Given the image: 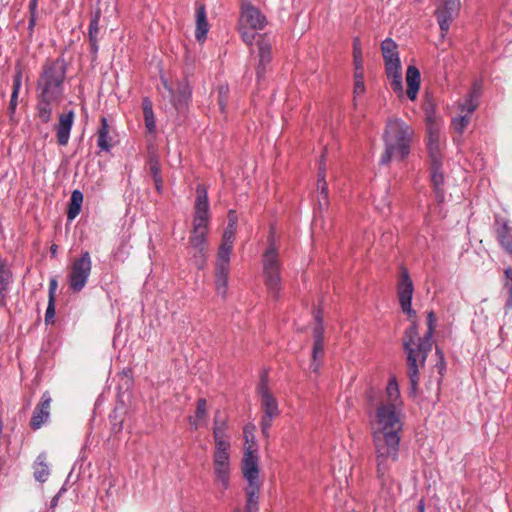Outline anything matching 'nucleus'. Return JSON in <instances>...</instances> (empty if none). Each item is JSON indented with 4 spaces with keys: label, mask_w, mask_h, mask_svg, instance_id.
Segmentation results:
<instances>
[{
    "label": "nucleus",
    "mask_w": 512,
    "mask_h": 512,
    "mask_svg": "<svg viewBox=\"0 0 512 512\" xmlns=\"http://www.w3.org/2000/svg\"><path fill=\"white\" fill-rule=\"evenodd\" d=\"M436 321L434 312L430 311L427 316V331L422 337L419 336L415 322L403 333L402 346L406 354L407 376L413 393L417 391L420 382V369L425 366L426 359L432 350Z\"/></svg>",
    "instance_id": "nucleus-1"
},
{
    "label": "nucleus",
    "mask_w": 512,
    "mask_h": 512,
    "mask_svg": "<svg viewBox=\"0 0 512 512\" xmlns=\"http://www.w3.org/2000/svg\"><path fill=\"white\" fill-rule=\"evenodd\" d=\"M370 428L373 443L400 442L403 423L401 408L394 404H375L370 415Z\"/></svg>",
    "instance_id": "nucleus-2"
},
{
    "label": "nucleus",
    "mask_w": 512,
    "mask_h": 512,
    "mask_svg": "<svg viewBox=\"0 0 512 512\" xmlns=\"http://www.w3.org/2000/svg\"><path fill=\"white\" fill-rule=\"evenodd\" d=\"M414 129L400 118H389L383 134L385 150L381 155L380 164L387 165L392 158L404 160L410 153Z\"/></svg>",
    "instance_id": "nucleus-3"
},
{
    "label": "nucleus",
    "mask_w": 512,
    "mask_h": 512,
    "mask_svg": "<svg viewBox=\"0 0 512 512\" xmlns=\"http://www.w3.org/2000/svg\"><path fill=\"white\" fill-rule=\"evenodd\" d=\"M376 476L382 490H391L395 484L394 471L399 459L400 442L373 443Z\"/></svg>",
    "instance_id": "nucleus-4"
},
{
    "label": "nucleus",
    "mask_w": 512,
    "mask_h": 512,
    "mask_svg": "<svg viewBox=\"0 0 512 512\" xmlns=\"http://www.w3.org/2000/svg\"><path fill=\"white\" fill-rule=\"evenodd\" d=\"M67 65L63 58L46 60L37 80V93L63 97Z\"/></svg>",
    "instance_id": "nucleus-5"
},
{
    "label": "nucleus",
    "mask_w": 512,
    "mask_h": 512,
    "mask_svg": "<svg viewBox=\"0 0 512 512\" xmlns=\"http://www.w3.org/2000/svg\"><path fill=\"white\" fill-rule=\"evenodd\" d=\"M262 266L268 294L273 299H278L282 290L281 262L278 250L273 243L270 244L263 254Z\"/></svg>",
    "instance_id": "nucleus-6"
},
{
    "label": "nucleus",
    "mask_w": 512,
    "mask_h": 512,
    "mask_svg": "<svg viewBox=\"0 0 512 512\" xmlns=\"http://www.w3.org/2000/svg\"><path fill=\"white\" fill-rule=\"evenodd\" d=\"M381 51L385 62V72L391 88L399 96L403 95L402 67L398 53V46L391 38L381 43Z\"/></svg>",
    "instance_id": "nucleus-7"
},
{
    "label": "nucleus",
    "mask_w": 512,
    "mask_h": 512,
    "mask_svg": "<svg viewBox=\"0 0 512 512\" xmlns=\"http://www.w3.org/2000/svg\"><path fill=\"white\" fill-rule=\"evenodd\" d=\"M442 125L434 113L426 117V146L430 164L436 167L443 161L442 151L445 145V138L441 132Z\"/></svg>",
    "instance_id": "nucleus-8"
},
{
    "label": "nucleus",
    "mask_w": 512,
    "mask_h": 512,
    "mask_svg": "<svg viewBox=\"0 0 512 512\" xmlns=\"http://www.w3.org/2000/svg\"><path fill=\"white\" fill-rule=\"evenodd\" d=\"M230 447L215 448L213 453L214 483L219 486L223 494L230 483Z\"/></svg>",
    "instance_id": "nucleus-9"
},
{
    "label": "nucleus",
    "mask_w": 512,
    "mask_h": 512,
    "mask_svg": "<svg viewBox=\"0 0 512 512\" xmlns=\"http://www.w3.org/2000/svg\"><path fill=\"white\" fill-rule=\"evenodd\" d=\"M92 261L88 251L82 253L72 262L69 273V288L74 292L81 291L91 274Z\"/></svg>",
    "instance_id": "nucleus-10"
},
{
    "label": "nucleus",
    "mask_w": 512,
    "mask_h": 512,
    "mask_svg": "<svg viewBox=\"0 0 512 512\" xmlns=\"http://www.w3.org/2000/svg\"><path fill=\"white\" fill-rule=\"evenodd\" d=\"M414 292L413 282L407 268H400V275L397 284V294L402 311L409 317L415 316L416 312L412 309L411 301Z\"/></svg>",
    "instance_id": "nucleus-11"
},
{
    "label": "nucleus",
    "mask_w": 512,
    "mask_h": 512,
    "mask_svg": "<svg viewBox=\"0 0 512 512\" xmlns=\"http://www.w3.org/2000/svg\"><path fill=\"white\" fill-rule=\"evenodd\" d=\"M208 227L205 226H193L191 235L189 237V244L194 249V262L195 265L201 269L204 267L206 262L207 236Z\"/></svg>",
    "instance_id": "nucleus-12"
},
{
    "label": "nucleus",
    "mask_w": 512,
    "mask_h": 512,
    "mask_svg": "<svg viewBox=\"0 0 512 512\" xmlns=\"http://www.w3.org/2000/svg\"><path fill=\"white\" fill-rule=\"evenodd\" d=\"M164 89L168 92L170 101L177 111H182L188 104L191 97V89L187 81L177 82L175 86L161 78Z\"/></svg>",
    "instance_id": "nucleus-13"
},
{
    "label": "nucleus",
    "mask_w": 512,
    "mask_h": 512,
    "mask_svg": "<svg viewBox=\"0 0 512 512\" xmlns=\"http://www.w3.org/2000/svg\"><path fill=\"white\" fill-rule=\"evenodd\" d=\"M267 24L265 15L250 2H242L239 25L244 28L261 30Z\"/></svg>",
    "instance_id": "nucleus-14"
},
{
    "label": "nucleus",
    "mask_w": 512,
    "mask_h": 512,
    "mask_svg": "<svg viewBox=\"0 0 512 512\" xmlns=\"http://www.w3.org/2000/svg\"><path fill=\"white\" fill-rule=\"evenodd\" d=\"M436 10L437 20L442 34L447 33L454 15L460 8V0H439Z\"/></svg>",
    "instance_id": "nucleus-15"
},
{
    "label": "nucleus",
    "mask_w": 512,
    "mask_h": 512,
    "mask_svg": "<svg viewBox=\"0 0 512 512\" xmlns=\"http://www.w3.org/2000/svg\"><path fill=\"white\" fill-rule=\"evenodd\" d=\"M63 97L37 93L36 111L37 117L44 124L49 123L53 117V110L57 107Z\"/></svg>",
    "instance_id": "nucleus-16"
},
{
    "label": "nucleus",
    "mask_w": 512,
    "mask_h": 512,
    "mask_svg": "<svg viewBox=\"0 0 512 512\" xmlns=\"http://www.w3.org/2000/svg\"><path fill=\"white\" fill-rule=\"evenodd\" d=\"M51 403V395L48 391H45L42 394L39 403L36 405L30 420V427L33 430L39 429L48 420Z\"/></svg>",
    "instance_id": "nucleus-17"
},
{
    "label": "nucleus",
    "mask_w": 512,
    "mask_h": 512,
    "mask_svg": "<svg viewBox=\"0 0 512 512\" xmlns=\"http://www.w3.org/2000/svg\"><path fill=\"white\" fill-rule=\"evenodd\" d=\"M242 473L248 485L260 484L258 456L255 451L247 449L242 460Z\"/></svg>",
    "instance_id": "nucleus-18"
},
{
    "label": "nucleus",
    "mask_w": 512,
    "mask_h": 512,
    "mask_svg": "<svg viewBox=\"0 0 512 512\" xmlns=\"http://www.w3.org/2000/svg\"><path fill=\"white\" fill-rule=\"evenodd\" d=\"M226 430L227 416L224 412L217 410L213 420V437L215 448L231 447L228 436L226 435Z\"/></svg>",
    "instance_id": "nucleus-19"
},
{
    "label": "nucleus",
    "mask_w": 512,
    "mask_h": 512,
    "mask_svg": "<svg viewBox=\"0 0 512 512\" xmlns=\"http://www.w3.org/2000/svg\"><path fill=\"white\" fill-rule=\"evenodd\" d=\"M75 114L72 110L59 115V121L56 125V138L61 146H66L69 142L70 131L74 122Z\"/></svg>",
    "instance_id": "nucleus-20"
},
{
    "label": "nucleus",
    "mask_w": 512,
    "mask_h": 512,
    "mask_svg": "<svg viewBox=\"0 0 512 512\" xmlns=\"http://www.w3.org/2000/svg\"><path fill=\"white\" fill-rule=\"evenodd\" d=\"M495 233L499 244L509 255H512V227L508 225L506 220L495 219Z\"/></svg>",
    "instance_id": "nucleus-21"
},
{
    "label": "nucleus",
    "mask_w": 512,
    "mask_h": 512,
    "mask_svg": "<svg viewBox=\"0 0 512 512\" xmlns=\"http://www.w3.org/2000/svg\"><path fill=\"white\" fill-rule=\"evenodd\" d=\"M258 393L261 397V408L264 414L279 415L278 403L276 398L270 393L267 385L262 381L258 387Z\"/></svg>",
    "instance_id": "nucleus-22"
},
{
    "label": "nucleus",
    "mask_w": 512,
    "mask_h": 512,
    "mask_svg": "<svg viewBox=\"0 0 512 512\" xmlns=\"http://www.w3.org/2000/svg\"><path fill=\"white\" fill-rule=\"evenodd\" d=\"M420 72L415 66H408L406 71V82H407V97L414 101L417 98V94L420 87Z\"/></svg>",
    "instance_id": "nucleus-23"
},
{
    "label": "nucleus",
    "mask_w": 512,
    "mask_h": 512,
    "mask_svg": "<svg viewBox=\"0 0 512 512\" xmlns=\"http://www.w3.org/2000/svg\"><path fill=\"white\" fill-rule=\"evenodd\" d=\"M209 31V24L207 21L206 8L203 4L198 5L196 8V30L195 37L199 42L206 40Z\"/></svg>",
    "instance_id": "nucleus-24"
},
{
    "label": "nucleus",
    "mask_w": 512,
    "mask_h": 512,
    "mask_svg": "<svg viewBox=\"0 0 512 512\" xmlns=\"http://www.w3.org/2000/svg\"><path fill=\"white\" fill-rule=\"evenodd\" d=\"M229 271H230L229 264L216 263V267H215L216 291L222 297H225L226 293H227Z\"/></svg>",
    "instance_id": "nucleus-25"
},
{
    "label": "nucleus",
    "mask_w": 512,
    "mask_h": 512,
    "mask_svg": "<svg viewBox=\"0 0 512 512\" xmlns=\"http://www.w3.org/2000/svg\"><path fill=\"white\" fill-rule=\"evenodd\" d=\"M12 280V272L8 265L0 260V305L6 304L9 284Z\"/></svg>",
    "instance_id": "nucleus-26"
},
{
    "label": "nucleus",
    "mask_w": 512,
    "mask_h": 512,
    "mask_svg": "<svg viewBox=\"0 0 512 512\" xmlns=\"http://www.w3.org/2000/svg\"><path fill=\"white\" fill-rule=\"evenodd\" d=\"M258 48H259V66L257 68L258 76L264 71V67L271 60V42L267 39L266 36H260L258 40Z\"/></svg>",
    "instance_id": "nucleus-27"
},
{
    "label": "nucleus",
    "mask_w": 512,
    "mask_h": 512,
    "mask_svg": "<svg viewBox=\"0 0 512 512\" xmlns=\"http://www.w3.org/2000/svg\"><path fill=\"white\" fill-rule=\"evenodd\" d=\"M324 155L321 157V162L319 166V172H318V185L317 189L319 191V197H318V203L322 206L328 205V184L326 182V172H325V166H324Z\"/></svg>",
    "instance_id": "nucleus-28"
},
{
    "label": "nucleus",
    "mask_w": 512,
    "mask_h": 512,
    "mask_svg": "<svg viewBox=\"0 0 512 512\" xmlns=\"http://www.w3.org/2000/svg\"><path fill=\"white\" fill-rule=\"evenodd\" d=\"M377 404H394L396 408H402L398 384L394 378L387 384L385 398H382Z\"/></svg>",
    "instance_id": "nucleus-29"
},
{
    "label": "nucleus",
    "mask_w": 512,
    "mask_h": 512,
    "mask_svg": "<svg viewBox=\"0 0 512 512\" xmlns=\"http://www.w3.org/2000/svg\"><path fill=\"white\" fill-rule=\"evenodd\" d=\"M431 169V181L436 193V197L439 201H443L444 198V175L441 171L442 169V162H440L437 167L434 164H430Z\"/></svg>",
    "instance_id": "nucleus-30"
},
{
    "label": "nucleus",
    "mask_w": 512,
    "mask_h": 512,
    "mask_svg": "<svg viewBox=\"0 0 512 512\" xmlns=\"http://www.w3.org/2000/svg\"><path fill=\"white\" fill-rule=\"evenodd\" d=\"M234 238H231L230 232L222 236V241L217 253V263L230 265V254L233 249Z\"/></svg>",
    "instance_id": "nucleus-31"
},
{
    "label": "nucleus",
    "mask_w": 512,
    "mask_h": 512,
    "mask_svg": "<svg viewBox=\"0 0 512 512\" xmlns=\"http://www.w3.org/2000/svg\"><path fill=\"white\" fill-rule=\"evenodd\" d=\"M246 493V512L259 511V494L260 484L247 485L245 488Z\"/></svg>",
    "instance_id": "nucleus-32"
},
{
    "label": "nucleus",
    "mask_w": 512,
    "mask_h": 512,
    "mask_svg": "<svg viewBox=\"0 0 512 512\" xmlns=\"http://www.w3.org/2000/svg\"><path fill=\"white\" fill-rule=\"evenodd\" d=\"M22 77H23L22 70L20 68L16 69L15 75L13 77L12 94H11V98H10V102H9V106H8V112L11 116L15 113L17 105H18V95H19L20 88L22 85Z\"/></svg>",
    "instance_id": "nucleus-33"
},
{
    "label": "nucleus",
    "mask_w": 512,
    "mask_h": 512,
    "mask_svg": "<svg viewBox=\"0 0 512 512\" xmlns=\"http://www.w3.org/2000/svg\"><path fill=\"white\" fill-rule=\"evenodd\" d=\"M142 109H143V116H144V122L145 127L149 133H155L156 131V122H155V116L153 112V106L152 102L149 98H144L142 100Z\"/></svg>",
    "instance_id": "nucleus-34"
},
{
    "label": "nucleus",
    "mask_w": 512,
    "mask_h": 512,
    "mask_svg": "<svg viewBox=\"0 0 512 512\" xmlns=\"http://www.w3.org/2000/svg\"><path fill=\"white\" fill-rule=\"evenodd\" d=\"M83 203V194L79 190H74L70 197V202L67 211V217L69 220L75 219L81 210Z\"/></svg>",
    "instance_id": "nucleus-35"
},
{
    "label": "nucleus",
    "mask_w": 512,
    "mask_h": 512,
    "mask_svg": "<svg viewBox=\"0 0 512 512\" xmlns=\"http://www.w3.org/2000/svg\"><path fill=\"white\" fill-rule=\"evenodd\" d=\"M149 172L153 178L157 192H161L163 188V180L161 176L160 164L157 158L151 157L148 161Z\"/></svg>",
    "instance_id": "nucleus-36"
},
{
    "label": "nucleus",
    "mask_w": 512,
    "mask_h": 512,
    "mask_svg": "<svg viewBox=\"0 0 512 512\" xmlns=\"http://www.w3.org/2000/svg\"><path fill=\"white\" fill-rule=\"evenodd\" d=\"M45 456H38L35 464H34V477L39 482H45L49 476V468L47 463L45 462Z\"/></svg>",
    "instance_id": "nucleus-37"
},
{
    "label": "nucleus",
    "mask_w": 512,
    "mask_h": 512,
    "mask_svg": "<svg viewBox=\"0 0 512 512\" xmlns=\"http://www.w3.org/2000/svg\"><path fill=\"white\" fill-rule=\"evenodd\" d=\"M195 211L209 210L207 189L204 185L199 184L196 188Z\"/></svg>",
    "instance_id": "nucleus-38"
},
{
    "label": "nucleus",
    "mask_w": 512,
    "mask_h": 512,
    "mask_svg": "<svg viewBox=\"0 0 512 512\" xmlns=\"http://www.w3.org/2000/svg\"><path fill=\"white\" fill-rule=\"evenodd\" d=\"M353 63H354V68H364L363 67V57H362V46H361V40L359 37H355L353 39Z\"/></svg>",
    "instance_id": "nucleus-39"
},
{
    "label": "nucleus",
    "mask_w": 512,
    "mask_h": 512,
    "mask_svg": "<svg viewBox=\"0 0 512 512\" xmlns=\"http://www.w3.org/2000/svg\"><path fill=\"white\" fill-rule=\"evenodd\" d=\"M477 107H478V101H477L476 97L474 96V94H470L469 97L467 99H465L463 103L459 104L460 113H465L470 116L477 109Z\"/></svg>",
    "instance_id": "nucleus-40"
},
{
    "label": "nucleus",
    "mask_w": 512,
    "mask_h": 512,
    "mask_svg": "<svg viewBox=\"0 0 512 512\" xmlns=\"http://www.w3.org/2000/svg\"><path fill=\"white\" fill-rule=\"evenodd\" d=\"M504 274H505L504 287L508 291V298H507V301L505 304V308L507 310H511L512 309V268L511 267L507 268L505 270Z\"/></svg>",
    "instance_id": "nucleus-41"
},
{
    "label": "nucleus",
    "mask_w": 512,
    "mask_h": 512,
    "mask_svg": "<svg viewBox=\"0 0 512 512\" xmlns=\"http://www.w3.org/2000/svg\"><path fill=\"white\" fill-rule=\"evenodd\" d=\"M354 78V94L361 95L365 91L364 68H355Z\"/></svg>",
    "instance_id": "nucleus-42"
},
{
    "label": "nucleus",
    "mask_w": 512,
    "mask_h": 512,
    "mask_svg": "<svg viewBox=\"0 0 512 512\" xmlns=\"http://www.w3.org/2000/svg\"><path fill=\"white\" fill-rule=\"evenodd\" d=\"M471 121V116L465 113H460L459 117L452 120V127L455 131L462 133Z\"/></svg>",
    "instance_id": "nucleus-43"
},
{
    "label": "nucleus",
    "mask_w": 512,
    "mask_h": 512,
    "mask_svg": "<svg viewBox=\"0 0 512 512\" xmlns=\"http://www.w3.org/2000/svg\"><path fill=\"white\" fill-rule=\"evenodd\" d=\"M97 145L103 151H110L112 147V137L110 133H97Z\"/></svg>",
    "instance_id": "nucleus-44"
},
{
    "label": "nucleus",
    "mask_w": 512,
    "mask_h": 512,
    "mask_svg": "<svg viewBox=\"0 0 512 512\" xmlns=\"http://www.w3.org/2000/svg\"><path fill=\"white\" fill-rule=\"evenodd\" d=\"M209 210L194 211L193 226L208 227Z\"/></svg>",
    "instance_id": "nucleus-45"
},
{
    "label": "nucleus",
    "mask_w": 512,
    "mask_h": 512,
    "mask_svg": "<svg viewBox=\"0 0 512 512\" xmlns=\"http://www.w3.org/2000/svg\"><path fill=\"white\" fill-rule=\"evenodd\" d=\"M276 417V415L263 414L260 421V427L261 432L265 438H269V431L272 426L273 419Z\"/></svg>",
    "instance_id": "nucleus-46"
},
{
    "label": "nucleus",
    "mask_w": 512,
    "mask_h": 512,
    "mask_svg": "<svg viewBox=\"0 0 512 512\" xmlns=\"http://www.w3.org/2000/svg\"><path fill=\"white\" fill-rule=\"evenodd\" d=\"M99 19H100V13L96 12L95 15L91 18L90 24H89V39L95 40V37H97L99 32Z\"/></svg>",
    "instance_id": "nucleus-47"
},
{
    "label": "nucleus",
    "mask_w": 512,
    "mask_h": 512,
    "mask_svg": "<svg viewBox=\"0 0 512 512\" xmlns=\"http://www.w3.org/2000/svg\"><path fill=\"white\" fill-rule=\"evenodd\" d=\"M229 88L228 86H220L218 90V104L221 112L225 111L227 105V96H228Z\"/></svg>",
    "instance_id": "nucleus-48"
},
{
    "label": "nucleus",
    "mask_w": 512,
    "mask_h": 512,
    "mask_svg": "<svg viewBox=\"0 0 512 512\" xmlns=\"http://www.w3.org/2000/svg\"><path fill=\"white\" fill-rule=\"evenodd\" d=\"M239 30H240L243 41L247 45H252L253 41L255 39V33H254L255 30H253L251 28H244V27H241L240 25H239Z\"/></svg>",
    "instance_id": "nucleus-49"
},
{
    "label": "nucleus",
    "mask_w": 512,
    "mask_h": 512,
    "mask_svg": "<svg viewBox=\"0 0 512 512\" xmlns=\"http://www.w3.org/2000/svg\"><path fill=\"white\" fill-rule=\"evenodd\" d=\"M195 414L197 419H203L206 417L207 402L204 398L198 399Z\"/></svg>",
    "instance_id": "nucleus-50"
},
{
    "label": "nucleus",
    "mask_w": 512,
    "mask_h": 512,
    "mask_svg": "<svg viewBox=\"0 0 512 512\" xmlns=\"http://www.w3.org/2000/svg\"><path fill=\"white\" fill-rule=\"evenodd\" d=\"M55 316V299L48 301V306L45 313V322L49 323L53 320Z\"/></svg>",
    "instance_id": "nucleus-51"
},
{
    "label": "nucleus",
    "mask_w": 512,
    "mask_h": 512,
    "mask_svg": "<svg viewBox=\"0 0 512 512\" xmlns=\"http://www.w3.org/2000/svg\"><path fill=\"white\" fill-rule=\"evenodd\" d=\"M324 355V345L323 343H319L318 342H314V345H313V350H312V358L317 360V359H322Z\"/></svg>",
    "instance_id": "nucleus-52"
},
{
    "label": "nucleus",
    "mask_w": 512,
    "mask_h": 512,
    "mask_svg": "<svg viewBox=\"0 0 512 512\" xmlns=\"http://www.w3.org/2000/svg\"><path fill=\"white\" fill-rule=\"evenodd\" d=\"M318 320V325L314 328V342L323 343V335H324V328L321 324V319L319 317H316Z\"/></svg>",
    "instance_id": "nucleus-53"
},
{
    "label": "nucleus",
    "mask_w": 512,
    "mask_h": 512,
    "mask_svg": "<svg viewBox=\"0 0 512 512\" xmlns=\"http://www.w3.org/2000/svg\"><path fill=\"white\" fill-rule=\"evenodd\" d=\"M231 214H232V211H230L228 214L229 221H228V225H227L226 229L224 230L223 235H227L230 232L231 238L235 239L236 222H231Z\"/></svg>",
    "instance_id": "nucleus-54"
},
{
    "label": "nucleus",
    "mask_w": 512,
    "mask_h": 512,
    "mask_svg": "<svg viewBox=\"0 0 512 512\" xmlns=\"http://www.w3.org/2000/svg\"><path fill=\"white\" fill-rule=\"evenodd\" d=\"M436 355L439 359V362L437 363V367L439 369V372L442 373V371L445 369L446 364H445L444 354L438 347L436 348Z\"/></svg>",
    "instance_id": "nucleus-55"
},
{
    "label": "nucleus",
    "mask_w": 512,
    "mask_h": 512,
    "mask_svg": "<svg viewBox=\"0 0 512 512\" xmlns=\"http://www.w3.org/2000/svg\"><path fill=\"white\" fill-rule=\"evenodd\" d=\"M57 280L51 279L49 282V299L53 300L55 299V293L57 289Z\"/></svg>",
    "instance_id": "nucleus-56"
},
{
    "label": "nucleus",
    "mask_w": 512,
    "mask_h": 512,
    "mask_svg": "<svg viewBox=\"0 0 512 512\" xmlns=\"http://www.w3.org/2000/svg\"><path fill=\"white\" fill-rule=\"evenodd\" d=\"M97 133H110V127L105 117L101 118V125Z\"/></svg>",
    "instance_id": "nucleus-57"
},
{
    "label": "nucleus",
    "mask_w": 512,
    "mask_h": 512,
    "mask_svg": "<svg viewBox=\"0 0 512 512\" xmlns=\"http://www.w3.org/2000/svg\"><path fill=\"white\" fill-rule=\"evenodd\" d=\"M320 366H321V361L320 359H313L312 358V362H311V365H310V369L314 372V373H318L319 372V369H320Z\"/></svg>",
    "instance_id": "nucleus-58"
},
{
    "label": "nucleus",
    "mask_w": 512,
    "mask_h": 512,
    "mask_svg": "<svg viewBox=\"0 0 512 512\" xmlns=\"http://www.w3.org/2000/svg\"><path fill=\"white\" fill-rule=\"evenodd\" d=\"M37 5H38V0H30V2H29V12H30V14H36V12H37Z\"/></svg>",
    "instance_id": "nucleus-59"
},
{
    "label": "nucleus",
    "mask_w": 512,
    "mask_h": 512,
    "mask_svg": "<svg viewBox=\"0 0 512 512\" xmlns=\"http://www.w3.org/2000/svg\"><path fill=\"white\" fill-rule=\"evenodd\" d=\"M90 46H91V52L96 54L98 51L97 37H95V40H90Z\"/></svg>",
    "instance_id": "nucleus-60"
},
{
    "label": "nucleus",
    "mask_w": 512,
    "mask_h": 512,
    "mask_svg": "<svg viewBox=\"0 0 512 512\" xmlns=\"http://www.w3.org/2000/svg\"><path fill=\"white\" fill-rule=\"evenodd\" d=\"M36 24V14H30V19H29V29L32 30L33 27L35 26Z\"/></svg>",
    "instance_id": "nucleus-61"
},
{
    "label": "nucleus",
    "mask_w": 512,
    "mask_h": 512,
    "mask_svg": "<svg viewBox=\"0 0 512 512\" xmlns=\"http://www.w3.org/2000/svg\"><path fill=\"white\" fill-rule=\"evenodd\" d=\"M58 500H59V496H58V495H56V496H54V497L52 498L51 503H50V507H51L52 509H54V508L57 506V504H58Z\"/></svg>",
    "instance_id": "nucleus-62"
},
{
    "label": "nucleus",
    "mask_w": 512,
    "mask_h": 512,
    "mask_svg": "<svg viewBox=\"0 0 512 512\" xmlns=\"http://www.w3.org/2000/svg\"><path fill=\"white\" fill-rule=\"evenodd\" d=\"M57 248H58V247H57V245H55V244H53V245L50 247V251H51V253H52L53 255H54V254H56V252H57Z\"/></svg>",
    "instance_id": "nucleus-63"
},
{
    "label": "nucleus",
    "mask_w": 512,
    "mask_h": 512,
    "mask_svg": "<svg viewBox=\"0 0 512 512\" xmlns=\"http://www.w3.org/2000/svg\"><path fill=\"white\" fill-rule=\"evenodd\" d=\"M418 509H419V512L420 511H425V507H424V504H423L422 501L419 503Z\"/></svg>",
    "instance_id": "nucleus-64"
}]
</instances>
